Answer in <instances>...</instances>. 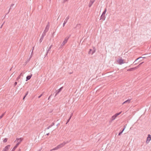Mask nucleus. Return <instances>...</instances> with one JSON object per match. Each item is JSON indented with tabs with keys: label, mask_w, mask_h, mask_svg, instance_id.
I'll return each mask as SVG.
<instances>
[{
	"label": "nucleus",
	"mask_w": 151,
	"mask_h": 151,
	"mask_svg": "<svg viewBox=\"0 0 151 151\" xmlns=\"http://www.w3.org/2000/svg\"><path fill=\"white\" fill-rule=\"evenodd\" d=\"M116 62L119 65H122V64L127 63V62H125L124 60L121 58L117 60Z\"/></svg>",
	"instance_id": "1"
},
{
	"label": "nucleus",
	"mask_w": 151,
	"mask_h": 151,
	"mask_svg": "<svg viewBox=\"0 0 151 151\" xmlns=\"http://www.w3.org/2000/svg\"><path fill=\"white\" fill-rule=\"evenodd\" d=\"M122 112V111L120 112L119 113H117L115 115L113 116L110 119V121L111 122H112L113 120H114L119 115H120Z\"/></svg>",
	"instance_id": "2"
},
{
	"label": "nucleus",
	"mask_w": 151,
	"mask_h": 151,
	"mask_svg": "<svg viewBox=\"0 0 151 151\" xmlns=\"http://www.w3.org/2000/svg\"><path fill=\"white\" fill-rule=\"evenodd\" d=\"M23 138H17L15 141L17 142L16 145L18 146L21 143V142L23 140Z\"/></svg>",
	"instance_id": "3"
},
{
	"label": "nucleus",
	"mask_w": 151,
	"mask_h": 151,
	"mask_svg": "<svg viewBox=\"0 0 151 151\" xmlns=\"http://www.w3.org/2000/svg\"><path fill=\"white\" fill-rule=\"evenodd\" d=\"M69 142H64L63 143H61L60 145H58L57 146V147H58V149H59L63 147L65 145L67 144V143Z\"/></svg>",
	"instance_id": "4"
},
{
	"label": "nucleus",
	"mask_w": 151,
	"mask_h": 151,
	"mask_svg": "<svg viewBox=\"0 0 151 151\" xmlns=\"http://www.w3.org/2000/svg\"><path fill=\"white\" fill-rule=\"evenodd\" d=\"M141 64H142V63H140L136 67L134 68H130L129 69H128L127 70L128 71H132L134 70H135L138 68H139L140 66H141Z\"/></svg>",
	"instance_id": "5"
},
{
	"label": "nucleus",
	"mask_w": 151,
	"mask_h": 151,
	"mask_svg": "<svg viewBox=\"0 0 151 151\" xmlns=\"http://www.w3.org/2000/svg\"><path fill=\"white\" fill-rule=\"evenodd\" d=\"M96 50L95 48L94 47H93V50L91 49H89L88 54H91V55H92L95 52Z\"/></svg>",
	"instance_id": "6"
},
{
	"label": "nucleus",
	"mask_w": 151,
	"mask_h": 151,
	"mask_svg": "<svg viewBox=\"0 0 151 151\" xmlns=\"http://www.w3.org/2000/svg\"><path fill=\"white\" fill-rule=\"evenodd\" d=\"M69 38V37H67L65 38L64 40L63 41V42L60 45V47L63 46L65 45V44L67 43Z\"/></svg>",
	"instance_id": "7"
},
{
	"label": "nucleus",
	"mask_w": 151,
	"mask_h": 151,
	"mask_svg": "<svg viewBox=\"0 0 151 151\" xmlns=\"http://www.w3.org/2000/svg\"><path fill=\"white\" fill-rule=\"evenodd\" d=\"M10 145H8L5 147L3 149V150L4 151H8V150L10 148Z\"/></svg>",
	"instance_id": "8"
},
{
	"label": "nucleus",
	"mask_w": 151,
	"mask_h": 151,
	"mask_svg": "<svg viewBox=\"0 0 151 151\" xmlns=\"http://www.w3.org/2000/svg\"><path fill=\"white\" fill-rule=\"evenodd\" d=\"M69 16H68L65 19V20H64V23H63V27H64L65 24L67 22L68 20L69 19Z\"/></svg>",
	"instance_id": "9"
},
{
	"label": "nucleus",
	"mask_w": 151,
	"mask_h": 151,
	"mask_svg": "<svg viewBox=\"0 0 151 151\" xmlns=\"http://www.w3.org/2000/svg\"><path fill=\"white\" fill-rule=\"evenodd\" d=\"M151 139V136L150 134H149L148 135V137L147 138V139L146 141V143H148L150 141Z\"/></svg>",
	"instance_id": "10"
},
{
	"label": "nucleus",
	"mask_w": 151,
	"mask_h": 151,
	"mask_svg": "<svg viewBox=\"0 0 151 151\" xmlns=\"http://www.w3.org/2000/svg\"><path fill=\"white\" fill-rule=\"evenodd\" d=\"M52 45H51L49 47L47 48V50L46 53V55H45V57H46V56L47 55V54L49 52L50 50V49H51L52 47Z\"/></svg>",
	"instance_id": "11"
},
{
	"label": "nucleus",
	"mask_w": 151,
	"mask_h": 151,
	"mask_svg": "<svg viewBox=\"0 0 151 151\" xmlns=\"http://www.w3.org/2000/svg\"><path fill=\"white\" fill-rule=\"evenodd\" d=\"M49 26H50V25H49V24H48L46 26V27L45 28V29L44 31L46 32H47L48 31V30H49Z\"/></svg>",
	"instance_id": "12"
},
{
	"label": "nucleus",
	"mask_w": 151,
	"mask_h": 151,
	"mask_svg": "<svg viewBox=\"0 0 151 151\" xmlns=\"http://www.w3.org/2000/svg\"><path fill=\"white\" fill-rule=\"evenodd\" d=\"M63 88V87H61L60 89H59L58 90V91H56V94L55 95V96H56L60 92V91L62 90Z\"/></svg>",
	"instance_id": "13"
},
{
	"label": "nucleus",
	"mask_w": 151,
	"mask_h": 151,
	"mask_svg": "<svg viewBox=\"0 0 151 151\" xmlns=\"http://www.w3.org/2000/svg\"><path fill=\"white\" fill-rule=\"evenodd\" d=\"M94 0H91L88 4L89 7H91L94 2Z\"/></svg>",
	"instance_id": "14"
},
{
	"label": "nucleus",
	"mask_w": 151,
	"mask_h": 151,
	"mask_svg": "<svg viewBox=\"0 0 151 151\" xmlns=\"http://www.w3.org/2000/svg\"><path fill=\"white\" fill-rule=\"evenodd\" d=\"M101 19L104 20L106 18L105 15L102 14L100 17Z\"/></svg>",
	"instance_id": "15"
},
{
	"label": "nucleus",
	"mask_w": 151,
	"mask_h": 151,
	"mask_svg": "<svg viewBox=\"0 0 151 151\" xmlns=\"http://www.w3.org/2000/svg\"><path fill=\"white\" fill-rule=\"evenodd\" d=\"M55 125V123L54 122H52L51 124L50 125L49 127H48L46 129H49L50 128L52 127V126H54Z\"/></svg>",
	"instance_id": "16"
},
{
	"label": "nucleus",
	"mask_w": 151,
	"mask_h": 151,
	"mask_svg": "<svg viewBox=\"0 0 151 151\" xmlns=\"http://www.w3.org/2000/svg\"><path fill=\"white\" fill-rule=\"evenodd\" d=\"M81 25L80 24H78L76 26V28L79 29L81 27Z\"/></svg>",
	"instance_id": "17"
},
{
	"label": "nucleus",
	"mask_w": 151,
	"mask_h": 151,
	"mask_svg": "<svg viewBox=\"0 0 151 151\" xmlns=\"http://www.w3.org/2000/svg\"><path fill=\"white\" fill-rule=\"evenodd\" d=\"M130 99H128L127 100H126V101L124 102L122 104H125L126 103L129 104L130 103Z\"/></svg>",
	"instance_id": "18"
},
{
	"label": "nucleus",
	"mask_w": 151,
	"mask_h": 151,
	"mask_svg": "<svg viewBox=\"0 0 151 151\" xmlns=\"http://www.w3.org/2000/svg\"><path fill=\"white\" fill-rule=\"evenodd\" d=\"M31 76H27L26 77V81H27L28 80H29L30 79V78H31Z\"/></svg>",
	"instance_id": "19"
},
{
	"label": "nucleus",
	"mask_w": 151,
	"mask_h": 151,
	"mask_svg": "<svg viewBox=\"0 0 151 151\" xmlns=\"http://www.w3.org/2000/svg\"><path fill=\"white\" fill-rule=\"evenodd\" d=\"M18 146L16 145L13 148L11 151H14L15 149Z\"/></svg>",
	"instance_id": "20"
},
{
	"label": "nucleus",
	"mask_w": 151,
	"mask_h": 151,
	"mask_svg": "<svg viewBox=\"0 0 151 151\" xmlns=\"http://www.w3.org/2000/svg\"><path fill=\"white\" fill-rule=\"evenodd\" d=\"M34 48V47H33V49H32V53H31V55L30 56V57H29V60H30V59L32 57V53L33 52V50Z\"/></svg>",
	"instance_id": "21"
},
{
	"label": "nucleus",
	"mask_w": 151,
	"mask_h": 151,
	"mask_svg": "<svg viewBox=\"0 0 151 151\" xmlns=\"http://www.w3.org/2000/svg\"><path fill=\"white\" fill-rule=\"evenodd\" d=\"M106 10H107L106 8H105L104 11L103 12L102 14L105 15V14L106 12Z\"/></svg>",
	"instance_id": "22"
},
{
	"label": "nucleus",
	"mask_w": 151,
	"mask_h": 151,
	"mask_svg": "<svg viewBox=\"0 0 151 151\" xmlns=\"http://www.w3.org/2000/svg\"><path fill=\"white\" fill-rule=\"evenodd\" d=\"M58 147H57V146L56 147H55L53 148V149L50 150V151H52V150H58Z\"/></svg>",
	"instance_id": "23"
},
{
	"label": "nucleus",
	"mask_w": 151,
	"mask_h": 151,
	"mask_svg": "<svg viewBox=\"0 0 151 151\" xmlns=\"http://www.w3.org/2000/svg\"><path fill=\"white\" fill-rule=\"evenodd\" d=\"M141 58H142V57H139V58H137V59L135 60V61H134V63H135V64H136V63H137V60L139 59H140Z\"/></svg>",
	"instance_id": "24"
},
{
	"label": "nucleus",
	"mask_w": 151,
	"mask_h": 151,
	"mask_svg": "<svg viewBox=\"0 0 151 151\" xmlns=\"http://www.w3.org/2000/svg\"><path fill=\"white\" fill-rule=\"evenodd\" d=\"M46 32H43L42 34V35L41 36L43 37H44L46 35Z\"/></svg>",
	"instance_id": "25"
},
{
	"label": "nucleus",
	"mask_w": 151,
	"mask_h": 151,
	"mask_svg": "<svg viewBox=\"0 0 151 151\" xmlns=\"http://www.w3.org/2000/svg\"><path fill=\"white\" fill-rule=\"evenodd\" d=\"M44 37L41 36L40 39V42H41L43 39Z\"/></svg>",
	"instance_id": "26"
},
{
	"label": "nucleus",
	"mask_w": 151,
	"mask_h": 151,
	"mask_svg": "<svg viewBox=\"0 0 151 151\" xmlns=\"http://www.w3.org/2000/svg\"><path fill=\"white\" fill-rule=\"evenodd\" d=\"M124 129H123V130L119 133L118 135H120L122 134V132H123L124 131Z\"/></svg>",
	"instance_id": "27"
},
{
	"label": "nucleus",
	"mask_w": 151,
	"mask_h": 151,
	"mask_svg": "<svg viewBox=\"0 0 151 151\" xmlns=\"http://www.w3.org/2000/svg\"><path fill=\"white\" fill-rule=\"evenodd\" d=\"M14 5V4H12L10 6V9H9V12H8V13H9V12L10 10L12 8V6H13Z\"/></svg>",
	"instance_id": "28"
},
{
	"label": "nucleus",
	"mask_w": 151,
	"mask_h": 151,
	"mask_svg": "<svg viewBox=\"0 0 151 151\" xmlns=\"http://www.w3.org/2000/svg\"><path fill=\"white\" fill-rule=\"evenodd\" d=\"M7 138H5V139H4L3 140V142H7Z\"/></svg>",
	"instance_id": "29"
},
{
	"label": "nucleus",
	"mask_w": 151,
	"mask_h": 151,
	"mask_svg": "<svg viewBox=\"0 0 151 151\" xmlns=\"http://www.w3.org/2000/svg\"><path fill=\"white\" fill-rule=\"evenodd\" d=\"M20 77H21V76H20L19 75L17 77V80H19L20 78Z\"/></svg>",
	"instance_id": "30"
},
{
	"label": "nucleus",
	"mask_w": 151,
	"mask_h": 151,
	"mask_svg": "<svg viewBox=\"0 0 151 151\" xmlns=\"http://www.w3.org/2000/svg\"><path fill=\"white\" fill-rule=\"evenodd\" d=\"M68 0H63V3H65L66 1H67Z\"/></svg>",
	"instance_id": "31"
},
{
	"label": "nucleus",
	"mask_w": 151,
	"mask_h": 151,
	"mask_svg": "<svg viewBox=\"0 0 151 151\" xmlns=\"http://www.w3.org/2000/svg\"><path fill=\"white\" fill-rule=\"evenodd\" d=\"M5 112L4 113H3V114H2V115L0 116H1V118L4 116V114H5Z\"/></svg>",
	"instance_id": "32"
},
{
	"label": "nucleus",
	"mask_w": 151,
	"mask_h": 151,
	"mask_svg": "<svg viewBox=\"0 0 151 151\" xmlns=\"http://www.w3.org/2000/svg\"><path fill=\"white\" fill-rule=\"evenodd\" d=\"M5 112L4 113H3V114H2V115L0 116H1V118L4 116V114H5Z\"/></svg>",
	"instance_id": "33"
},
{
	"label": "nucleus",
	"mask_w": 151,
	"mask_h": 151,
	"mask_svg": "<svg viewBox=\"0 0 151 151\" xmlns=\"http://www.w3.org/2000/svg\"><path fill=\"white\" fill-rule=\"evenodd\" d=\"M5 112L4 113H3V114H2V115L0 116H1V118L4 116V114H5Z\"/></svg>",
	"instance_id": "34"
},
{
	"label": "nucleus",
	"mask_w": 151,
	"mask_h": 151,
	"mask_svg": "<svg viewBox=\"0 0 151 151\" xmlns=\"http://www.w3.org/2000/svg\"><path fill=\"white\" fill-rule=\"evenodd\" d=\"M5 112L4 113H3V114H2V115L0 116H1V118L4 116V114H5Z\"/></svg>",
	"instance_id": "35"
},
{
	"label": "nucleus",
	"mask_w": 151,
	"mask_h": 151,
	"mask_svg": "<svg viewBox=\"0 0 151 151\" xmlns=\"http://www.w3.org/2000/svg\"><path fill=\"white\" fill-rule=\"evenodd\" d=\"M70 119V118L68 120V121L66 123V124H67L69 122Z\"/></svg>",
	"instance_id": "36"
},
{
	"label": "nucleus",
	"mask_w": 151,
	"mask_h": 151,
	"mask_svg": "<svg viewBox=\"0 0 151 151\" xmlns=\"http://www.w3.org/2000/svg\"><path fill=\"white\" fill-rule=\"evenodd\" d=\"M23 73H21L20 75H19L20 76H23Z\"/></svg>",
	"instance_id": "37"
},
{
	"label": "nucleus",
	"mask_w": 151,
	"mask_h": 151,
	"mask_svg": "<svg viewBox=\"0 0 151 151\" xmlns=\"http://www.w3.org/2000/svg\"><path fill=\"white\" fill-rule=\"evenodd\" d=\"M42 95V94L41 95H40V96H38V98H40Z\"/></svg>",
	"instance_id": "38"
},
{
	"label": "nucleus",
	"mask_w": 151,
	"mask_h": 151,
	"mask_svg": "<svg viewBox=\"0 0 151 151\" xmlns=\"http://www.w3.org/2000/svg\"><path fill=\"white\" fill-rule=\"evenodd\" d=\"M17 83L16 82H15L14 83V86H16L17 85Z\"/></svg>",
	"instance_id": "39"
},
{
	"label": "nucleus",
	"mask_w": 151,
	"mask_h": 151,
	"mask_svg": "<svg viewBox=\"0 0 151 151\" xmlns=\"http://www.w3.org/2000/svg\"><path fill=\"white\" fill-rule=\"evenodd\" d=\"M73 116V114L72 113L71 114V115H70V119H71V117H72V116Z\"/></svg>",
	"instance_id": "40"
},
{
	"label": "nucleus",
	"mask_w": 151,
	"mask_h": 151,
	"mask_svg": "<svg viewBox=\"0 0 151 151\" xmlns=\"http://www.w3.org/2000/svg\"><path fill=\"white\" fill-rule=\"evenodd\" d=\"M28 91H27V93H26V94L25 95V96H27V95L28 94Z\"/></svg>",
	"instance_id": "41"
},
{
	"label": "nucleus",
	"mask_w": 151,
	"mask_h": 151,
	"mask_svg": "<svg viewBox=\"0 0 151 151\" xmlns=\"http://www.w3.org/2000/svg\"><path fill=\"white\" fill-rule=\"evenodd\" d=\"M126 125L124 126V128L123 129H124V130L125 129V128L126 127Z\"/></svg>",
	"instance_id": "42"
},
{
	"label": "nucleus",
	"mask_w": 151,
	"mask_h": 151,
	"mask_svg": "<svg viewBox=\"0 0 151 151\" xmlns=\"http://www.w3.org/2000/svg\"><path fill=\"white\" fill-rule=\"evenodd\" d=\"M26 96H25H25L23 98V100H24V99L25 98V97H26Z\"/></svg>",
	"instance_id": "43"
},
{
	"label": "nucleus",
	"mask_w": 151,
	"mask_h": 151,
	"mask_svg": "<svg viewBox=\"0 0 151 151\" xmlns=\"http://www.w3.org/2000/svg\"><path fill=\"white\" fill-rule=\"evenodd\" d=\"M145 58V56L142 57V58Z\"/></svg>",
	"instance_id": "44"
},
{
	"label": "nucleus",
	"mask_w": 151,
	"mask_h": 151,
	"mask_svg": "<svg viewBox=\"0 0 151 151\" xmlns=\"http://www.w3.org/2000/svg\"><path fill=\"white\" fill-rule=\"evenodd\" d=\"M49 133H48L46 135H49Z\"/></svg>",
	"instance_id": "45"
},
{
	"label": "nucleus",
	"mask_w": 151,
	"mask_h": 151,
	"mask_svg": "<svg viewBox=\"0 0 151 151\" xmlns=\"http://www.w3.org/2000/svg\"><path fill=\"white\" fill-rule=\"evenodd\" d=\"M3 24H3L1 26V28L2 27V26H3Z\"/></svg>",
	"instance_id": "46"
},
{
	"label": "nucleus",
	"mask_w": 151,
	"mask_h": 151,
	"mask_svg": "<svg viewBox=\"0 0 151 151\" xmlns=\"http://www.w3.org/2000/svg\"><path fill=\"white\" fill-rule=\"evenodd\" d=\"M1 118V116H0V119Z\"/></svg>",
	"instance_id": "47"
},
{
	"label": "nucleus",
	"mask_w": 151,
	"mask_h": 151,
	"mask_svg": "<svg viewBox=\"0 0 151 151\" xmlns=\"http://www.w3.org/2000/svg\"><path fill=\"white\" fill-rule=\"evenodd\" d=\"M50 96L49 97V98L48 99H50Z\"/></svg>",
	"instance_id": "48"
},
{
	"label": "nucleus",
	"mask_w": 151,
	"mask_h": 151,
	"mask_svg": "<svg viewBox=\"0 0 151 151\" xmlns=\"http://www.w3.org/2000/svg\"><path fill=\"white\" fill-rule=\"evenodd\" d=\"M20 149H19V151H20Z\"/></svg>",
	"instance_id": "49"
},
{
	"label": "nucleus",
	"mask_w": 151,
	"mask_h": 151,
	"mask_svg": "<svg viewBox=\"0 0 151 151\" xmlns=\"http://www.w3.org/2000/svg\"><path fill=\"white\" fill-rule=\"evenodd\" d=\"M143 63V62H142V64Z\"/></svg>",
	"instance_id": "50"
},
{
	"label": "nucleus",
	"mask_w": 151,
	"mask_h": 151,
	"mask_svg": "<svg viewBox=\"0 0 151 151\" xmlns=\"http://www.w3.org/2000/svg\"><path fill=\"white\" fill-rule=\"evenodd\" d=\"M2 151H4L3 150Z\"/></svg>",
	"instance_id": "51"
},
{
	"label": "nucleus",
	"mask_w": 151,
	"mask_h": 151,
	"mask_svg": "<svg viewBox=\"0 0 151 151\" xmlns=\"http://www.w3.org/2000/svg\"><path fill=\"white\" fill-rule=\"evenodd\" d=\"M50 1L51 0H49Z\"/></svg>",
	"instance_id": "52"
}]
</instances>
